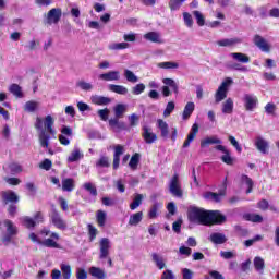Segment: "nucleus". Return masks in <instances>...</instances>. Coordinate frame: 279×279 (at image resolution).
<instances>
[{
	"label": "nucleus",
	"mask_w": 279,
	"mask_h": 279,
	"mask_svg": "<svg viewBox=\"0 0 279 279\" xmlns=\"http://www.w3.org/2000/svg\"><path fill=\"white\" fill-rule=\"evenodd\" d=\"M187 218L192 223H201L202 226H221L226 223L227 218L219 210H206L204 208L190 206L187 209Z\"/></svg>",
	"instance_id": "f257e3e1"
},
{
	"label": "nucleus",
	"mask_w": 279,
	"mask_h": 279,
	"mask_svg": "<svg viewBox=\"0 0 279 279\" xmlns=\"http://www.w3.org/2000/svg\"><path fill=\"white\" fill-rule=\"evenodd\" d=\"M53 117L47 116L44 120L36 118V128L38 129V141L43 149H47L50 156H53V149L49 147V141L56 138V130L53 129Z\"/></svg>",
	"instance_id": "f03ea898"
},
{
	"label": "nucleus",
	"mask_w": 279,
	"mask_h": 279,
	"mask_svg": "<svg viewBox=\"0 0 279 279\" xmlns=\"http://www.w3.org/2000/svg\"><path fill=\"white\" fill-rule=\"evenodd\" d=\"M60 234L51 231L49 228H43L36 235V242L50 250H60Z\"/></svg>",
	"instance_id": "7ed1b4c3"
},
{
	"label": "nucleus",
	"mask_w": 279,
	"mask_h": 279,
	"mask_svg": "<svg viewBox=\"0 0 279 279\" xmlns=\"http://www.w3.org/2000/svg\"><path fill=\"white\" fill-rule=\"evenodd\" d=\"M234 81L231 77H227L218 87L216 94H215V101L216 104H221L226 97H228V88L232 86Z\"/></svg>",
	"instance_id": "20e7f679"
},
{
	"label": "nucleus",
	"mask_w": 279,
	"mask_h": 279,
	"mask_svg": "<svg viewBox=\"0 0 279 279\" xmlns=\"http://www.w3.org/2000/svg\"><path fill=\"white\" fill-rule=\"evenodd\" d=\"M162 84H165V86L161 87V93H162L163 97L171 96L170 88H172L174 95H178V93H180V87L178 86V83L173 78H163Z\"/></svg>",
	"instance_id": "39448f33"
},
{
	"label": "nucleus",
	"mask_w": 279,
	"mask_h": 279,
	"mask_svg": "<svg viewBox=\"0 0 279 279\" xmlns=\"http://www.w3.org/2000/svg\"><path fill=\"white\" fill-rule=\"evenodd\" d=\"M50 221L52 223V226H54V228H57V230H66V228H69V225H66V220H64V218H62V215H60V211L52 209L51 214H50Z\"/></svg>",
	"instance_id": "423d86ee"
},
{
	"label": "nucleus",
	"mask_w": 279,
	"mask_h": 279,
	"mask_svg": "<svg viewBox=\"0 0 279 279\" xmlns=\"http://www.w3.org/2000/svg\"><path fill=\"white\" fill-rule=\"evenodd\" d=\"M242 101L246 112H254L258 108V97L254 94H244Z\"/></svg>",
	"instance_id": "0eeeda50"
},
{
	"label": "nucleus",
	"mask_w": 279,
	"mask_h": 279,
	"mask_svg": "<svg viewBox=\"0 0 279 279\" xmlns=\"http://www.w3.org/2000/svg\"><path fill=\"white\" fill-rule=\"evenodd\" d=\"M169 191L173 197H182V184L180 183V177L174 174L169 183Z\"/></svg>",
	"instance_id": "6e6552de"
},
{
	"label": "nucleus",
	"mask_w": 279,
	"mask_h": 279,
	"mask_svg": "<svg viewBox=\"0 0 279 279\" xmlns=\"http://www.w3.org/2000/svg\"><path fill=\"white\" fill-rule=\"evenodd\" d=\"M100 253L99 258L100 260H106L108 256H110V247H112V243L110 242V239L102 238L99 242Z\"/></svg>",
	"instance_id": "1a4fd4ad"
},
{
	"label": "nucleus",
	"mask_w": 279,
	"mask_h": 279,
	"mask_svg": "<svg viewBox=\"0 0 279 279\" xmlns=\"http://www.w3.org/2000/svg\"><path fill=\"white\" fill-rule=\"evenodd\" d=\"M253 43L264 53H269L271 51V46L269 45V43H267V39L260 35H255L253 38Z\"/></svg>",
	"instance_id": "9d476101"
},
{
	"label": "nucleus",
	"mask_w": 279,
	"mask_h": 279,
	"mask_svg": "<svg viewBox=\"0 0 279 279\" xmlns=\"http://www.w3.org/2000/svg\"><path fill=\"white\" fill-rule=\"evenodd\" d=\"M62 19V9H51L47 14L48 25H56Z\"/></svg>",
	"instance_id": "9b49d317"
},
{
	"label": "nucleus",
	"mask_w": 279,
	"mask_h": 279,
	"mask_svg": "<svg viewBox=\"0 0 279 279\" xmlns=\"http://www.w3.org/2000/svg\"><path fill=\"white\" fill-rule=\"evenodd\" d=\"M142 136L147 145H151L158 141V135L151 131V128L145 125L143 126Z\"/></svg>",
	"instance_id": "f8f14e48"
},
{
	"label": "nucleus",
	"mask_w": 279,
	"mask_h": 279,
	"mask_svg": "<svg viewBox=\"0 0 279 279\" xmlns=\"http://www.w3.org/2000/svg\"><path fill=\"white\" fill-rule=\"evenodd\" d=\"M3 204H19V195H16L12 190L2 191L0 193Z\"/></svg>",
	"instance_id": "ddd939ff"
},
{
	"label": "nucleus",
	"mask_w": 279,
	"mask_h": 279,
	"mask_svg": "<svg viewBox=\"0 0 279 279\" xmlns=\"http://www.w3.org/2000/svg\"><path fill=\"white\" fill-rule=\"evenodd\" d=\"M98 80H101L102 82H119V80H121V72L112 70L100 74Z\"/></svg>",
	"instance_id": "4468645a"
},
{
	"label": "nucleus",
	"mask_w": 279,
	"mask_h": 279,
	"mask_svg": "<svg viewBox=\"0 0 279 279\" xmlns=\"http://www.w3.org/2000/svg\"><path fill=\"white\" fill-rule=\"evenodd\" d=\"M113 169L117 170L119 169V165L121 162V156L125 154V148L123 147V145L118 144L113 147Z\"/></svg>",
	"instance_id": "2eb2a0df"
},
{
	"label": "nucleus",
	"mask_w": 279,
	"mask_h": 279,
	"mask_svg": "<svg viewBox=\"0 0 279 279\" xmlns=\"http://www.w3.org/2000/svg\"><path fill=\"white\" fill-rule=\"evenodd\" d=\"M242 43L243 40H241V38L233 37V38H222L216 41V45H218V47H236V45H241Z\"/></svg>",
	"instance_id": "dca6fc26"
},
{
	"label": "nucleus",
	"mask_w": 279,
	"mask_h": 279,
	"mask_svg": "<svg viewBox=\"0 0 279 279\" xmlns=\"http://www.w3.org/2000/svg\"><path fill=\"white\" fill-rule=\"evenodd\" d=\"M90 101L95 106H109V104H112V99H110V97L100 96V95L90 96Z\"/></svg>",
	"instance_id": "f3484780"
},
{
	"label": "nucleus",
	"mask_w": 279,
	"mask_h": 279,
	"mask_svg": "<svg viewBox=\"0 0 279 279\" xmlns=\"http://www.w3.org/2000/svg\"><path fill=\"white\" fill-rule=\"evenodd\" d=\"M109 128H111V130L117 133L126 130L125 122L119 121V118H111L109 120Z\"/></svg>",
	"instance_id": "a211bd4d"
},
{
	"label": "nucleus",
	"mask_w": 279,
	"mask_h": 279,
	"mask_svg": "<svg viewBox=\"0 0 279 279\" xmlns=\"http://www.w3.org/2000/svg\"><path fill=\"white\" fill-rule=\"evenodd\" d=\"M209 241L215 245H223V243L228 242V238L223 233L214 232L210 234Z\"/></svg>",
	"instance_id": "6ab92c4d"
},
{
	"label": "nucleus",
	"mask_w": 279,
	"mask_h": 279,
	"mask_svg": "<svg viewBox=\"0 0 279 279\" xmlns=\"http://www.w3.org/2000/svg\"><path fill=\"white\" fill-rule=\"evenodd\" d=\"M229 58H232L235 62H240V64H250V57L243 52H231L229 53Z\"/></svg>",
	"instance_id": "aec40b11"
},
{
	"label": "nucleus",
	"mask_w": 279,
	"mask_h": 279,
	"mask_svg": "<svg viewBox=\"0 0 279 279\" xmlns=\"http://www.w3.org/2000/svg\"><path fill=\"white\" fill-rule=\"evenodd\" d=\"M197 132H199V125H197V123H194L192 125L191 132L187 135V138L183 143L184 148L189 147L192 141H195V136H197Z\"/></svg>",
	"instance_id": "412c9836"
},
{
	"label": "nucleus",
	"mask_w": 279,
	"mask_h": 279,
	"mask_svg": "<svg viewBox=\"0 0 279 279\" xmlns=\"http://www.w3.org/2000/svg\"><path fill=\"white\" fill-rule=\"evenodd\" d=\"M145 40H149V43H158L159 45H162L165 40H162V37H160V33L158 32H148L144 35Z\"/></svg>",
	"instance_id": "4be33fe9"
},
{
	"label": "nucleus",
	"mask_w": 279,
	"mask_h": 279,
	"mask_svg": "<svg viewBox=\"0 0 279 279\" xmlns=\"http://www.w3.org/2000/svg\"><path fill=\"white\" fill-rule=\"evenodd\" d=\"M255 146L260 154H267V150L269 149V143H267L263 137H256Z\"/></svg>",
	"instance_id": "5701e85b"
},
{
	"label": "nucleus",
	"mask_w": 279,
	"mask_h": 279,
	"mask_svg": "<svg viewBox=\"0 0 279 279\" xmlns=\"http://www.w3.org/2000/svg\"><path fill=\"white\" fill-rule=\"evenodd\" d=\"M157 126L161 132V138H169V124L165 120L158 119Z\"/></svg>",
	"instance_id": "b1692460"
},
{
	"label": "nucleus",
	"mask_w": 279,
	"mask_h": 279,
	"mask_svg": "<svg viewBox=\"0 0 279 279\" xmlns=\"http://www.w3.org/2000/svg\"><path fill=\"white\" fill-rule=\"evenodd\" d=\"M193 112H195V102L190 101L184 107V110L182 113L183 121L191 119V114H193Z\"/></svg>",
	"instance_id": "393cba45"
},
{
	"label": "nucleus",
	"mask_w": 279,
	"mask_h": 279,
	"mask_svg": "<svg viewBox=\"0 0 279 279\" xmlns=\"http://www.w3.org/2000/svg\"><path fill=\"white\" fill-rule=\"evenodd\" d=\"M9 93H11V95H14V97H16L17 99H23L24 97L23 88L16 83H13L9 86Z\"/></svg>",
	"instance_id": "a878e982"
},
{
	"label": "nucleus",
	"mask_w": 279,
	"mask_h": 279,
	"mask_svg": "<svg viewBox=\"0 0 279 279\" xmlns=\"http://www.w3.org/2000/svg\"><path fill=\"white\" fill-rule=\"evenodd\" d=\"M82 158H84V154H82L80 147L75 146L68 157V162H77V160H82Z\"/></svg>",
	"instance_id": "bb28decb"
},
{
	"label": "nucleus",
	"mask_w": 279,
	"mask_h": 279,
	"mask_svg": "<svg viewBox=\"0 0 279 279\" xmlns=\"http://www.w3.org/2000/svg\"><path fill=\"white\" fill-rule=\"evenodd\" d=\"M232 112H234V100L228 98L222 102V114H232Z\"/></svg>",
	"instance_id": "cd10ccee"
},
{
	"label": "nucleus",
	"mask_w": 279,
	"mask_h": 279,
	"mask_svg": "<svg viewBox=\"0 0 279 279\" xmlns=\"http://www.w3.org/2000/svg\"><path fill=\"white\" fill-rule=\"evenodd\" d=\"M221 140L217 136L211 137H205L203 141H201V147H208V145H221Z\"/></svg>",
	"instance_id": "c85d7f7f"
},
{
	"label": "nucleus",
	"mask_w": 279,
	"mask_h": 279,
	"mask_svg": "<svg viewBox=\"0 0 279 279\" xmlns=\"http://www.w3.org/2000/svg\"><path fill=\"white\" fill-rule=\"evenodd\" d=\"M89 274L96 279H106V271L99 267L92 266L89 268Z\"/></svg>",
	"instance_id": "c756f323"
},
{
	"label": "nucleus",
	"mask_w": 279,
	"mask_h": 279,
	"mask_svg": "<svg viewBox=\"0 0 279 279\" xmlns=\"http://www.w3.org/2000/svg\"><path fill=\"white\" fill-rule=\"evenodd\" d=\"M75 189V180L68 178L62 180V191L71 193Z\"/></svg>",
	"instance_id": "7c9ffc66"
},
{
	"label": "nucleus",
	"mask_w": 279,
	"mask_h": 279,
	"mask_svg": "<svg viewBox=\"0 0 279 279\" xmlns=\"http://www.w3.org/2000/svg\"><path fill=\"white\" fill-rule=\"evenodd\" d=\"M225 193H214V192H206L204 194V199H207L208 202H221V197H223Z\"/></svg>",
	"instance_id": "2f4dec72"
},
{
	"label": "nucleus",
	"mask_w": 279,
	"mask_h": 279,
	"mask_svg": "<svg viewBox=\"0 0 279 279\" xmlns=\"http://www.w3.org/2000/svg\"><path fill=\"white\" fill-rule=\"evenodd\" d=\"M253 265L255 267V270L258 274H264V271H265V259H263L260 256H256L253 260Z\"/></svg>",
	"instance_id": "473e14b6"
},
{
	"label": "nucleus",
	"mask_w": 279,
	"mask_h": 279,
	"mask_svg": "<svg viewBox=\"0 0 279 279\" xmlns=\"http://www.w3.org/2000/svg\"><path fill=\"white\" fill-rule=\"evenodd\" d=\"M143 221V211L132 214L129 219V226H138Z\"/></svg>",
	"instance_id": "72a5a7b5"
},
{
	"label": "nucleus",
	"mask_w": 279,
	"mask_h": 279,
	"mask_svg": "<svg viewBox=\"0 0 279 279\" xmlns=\"http://www.w3.org/2000/svg\"><path fill=\"white\" fill-rule=\"evenodd\" d=\"M126 110H128V105H123V104L116 105V107L113 108L116 119H121L123 114H125Z\"/></svg>",
	"instance_id": "f704fd0d"
},
{
	"label": "nucleus",
	"mask_w": 279,
	"mask_h": 279,
	"mask_svg": "<svg viewBox=\"0 0 279 279\" xmlns=\"http://www.w3.org/2000/svg\"><path fill=\"white\" fill-rule=\"evenodd\" d=\"M151 258L156 267H158L159 269H165V267H167V264L165 263V258H162V256L158 255L157 253H153Z\"/></svg>",
	"instance_id": "c9c22d12"
},
{
	"label": "nucleus",
	"mask_w": 279,
	"mask_h": 279,
	"mask_svg": "<svg viewBox=\"0 0 279 279\" xmlns=\"http://www.w3.org/2000/svg\"><path fill=\"white\" fill-rule=\"evenodd\" d=\"M4 226L7 228L8 234H11L13 236H16L19 234V229L16 226H14V222L12 220H4Z\"/></svg>",
	"instance_id": "e433bc0d"
},
{
	"label": "nucleus",
	"mask_w": 279,
	"mask_h": 279,
	"mask_svg": "<svg viewBox=\"0 0 279 279\" xmlns=\"http://www.w3.org/2000/svg\"><path fill=\"white\" fill-rule=\"evenodd\" d=\"M109 90H111V93H117V95H128V87L123 85L111 84L109 85Z\"/></svg>",
	"instance_id": "4c0bfd02"
},
{
	"label": "nucleus",
	"mask_w": 279,
	"mask_h": 279,
	"mask_svg": "<svg viewBox=\"0 0 279 279\" xmlns=\"http://www.w3.org/2000/svg\"><path fill=\"white\" fill-rule=\"evenodd\" d=\"M157 66L158 69H165V70L180 69V64L173 61L159 62Z\"/></svg>",
	"instance_id": "58836bf2"
},
{
	"label": "nucleus",
	"mask_w": 279,
	"mask_h": 279,
	"mask_svg": "<svg viewBox=\"0 0 279 279\" xmlns=\"http://www.w3.org/2000/svg\"><path fill=\"white\" fill-rule=\"evenodd\" d=\"M123 75L126 82H130L131 84H136V82H138V76H136L132 70L125 69Z\"/></svg>",
	"instance_id": "ea45409f"
},
{
	"label": "nucleus",
	"mask_w": 279,
	"mask_h": 279,
	"mask_svg": "<svg viewBox=\"0 0 279 279\" xmlns=\"http://www.w3.org/2000/svg\"><path fill=\"white\" fill-rule=\"evenodd\" d=\"M106 219H107V214L104 210H98L96 213V221L99 226V228H104L106 226Z\"/></svg>",
	"instance_id": "a19ab883"
},
{
	"label": "nucleus",
	"mask_w": 279,
	"mask_h": 279,
	"mask_svg": "<svg viewBox=\"0 0 279 279\" xmlns=\"http://www.w3.org/2000/svg\"><path fill=\"white\" fill-rule=\"evenodd\" d=\"M76 86H77V88H80L81 90H85L86 93L93 90V88H94L92 83H88L84 80L76 82Z\"/></svg>",
	"instance_id": "79ce46f5"
},
{
	"label": "nucleus",
	"mask_w": 279,
	"mask_h": 279,
	"mask_svg": "<svg viewBox=\"0 0 279 279\" xmlns=\"http://www.w3.org/2000/svg\"><path fill=\"white\" fill-rule=\"evenodd\" d=\"M141 204H143V194H136L133 202L130 205V209L136 210V208L141 206Z\"/></svg>",
	"instance_id": "37998d69"
},
{
	"label": "nucleus",
	"mask_w": 279,
	"mask_h": 279,
	"mask_svg": "<svg viewBox=\"0 0 279 279\" xmlns=\"http://www.w3.org/2000/svg\"><path fill=\"white\" fill-rule=\"evenodd\" d=\"M227 69H232L233 71H241L242 73H247L250 70L245 65L239 63H227Z\"/></svg>",
	"instance_id": "c03bdc74"
},
{
	"label": "nucleus",
	"mask_w": 279,
	"mask_h": 279,
	"mask_svg": "<svg viewBox=\"0 0 279 279\" xmlns=\"http://www.w3.org/2000/svg\"><path fill=\"white\" fill-rule=\"evenodd\" d=\"M184 1L186 0H170L169 1V8L172 12H175L182 8Z\"/></svg>",
	"instance_id": "a18cd8bd"
},
{
	"label": "nucleus",
	"mask_w": 279,
	"mask_h": 279,
	"mask_svg": "<svg viewBox=\"0 0 279 279\" xmlns=\"http://www.w3.org/2000/svg\"><path fill=\"white\" fill-rule=\"evenodd\" d=\"M245 219L247 221H252L253 223H263V216L258 214H247L245 215Z\"/></svg>",
	"instance_id": "49530a36"
},
{
	"label": "nucleus",
	"mask_w": 279,
	"mask_h": 279,
	"mask_svg": "<svg viewBox=\"0 0 279 279\" xmlns=\"http://www.w3.org/2000/svg\"><path fill=\"white\" fill-rule=\"evenodd\" d=\"M160 203H154L148 211V217L150 219H156V217H158V210L160 209Z\"/></svg>",
	"instance_id": "de8ad7c7"
},
{
	"label": "nucleus",
	"mask_w": 279,
	"mask_h": 279,
	"mask_svg": "<svg viewBox=\"0 0 279 279\" xmlns=\"http://www.w3.org/2000/svg\"><path fill=\"white\" fill-rule=\"evenodd\" d=\"M83 189H85V191H87V193H89L93 197H97V187L93 183H84Z\"/></svg>",
	"instance_id": "09e8293b"
},
{
	"label": "nucleus",
	"mask_w": 279,
	"mask_h": 279,
	"mask_svg": "<svg viewBox=\"0 0 279 279\" xmlns=\"http://www.w3.org/2000/svg\"><path fill=\"white\" fill-rule=\"evenodd\" d=\"M130 47V44L128 43H118V44H110L109 49L111 51H119L121 49H128Z\"/></svg>",
	"instance_id": "8fccbe9b"
},
{
	"label": "nucleus",
	"mask_w": 279,
	"mask_h": 279,
	"mask_svg": "<svg viewBox=\"0 0 279 279\" xmlns=\"http://www.w3.org/2000/svg\"><path fill=\"white\" fill-rule=\"evenodd\" d=\"M242 182L244 184H246V186H248L247 190H246V194L252 193V189L254 186V181H252V179L250 177H247L246 174H243L242 175Z\"/></svg>",
	"instance_id": "3c124183"
},
{
	"label": "nucleus",
	"mask_w": 279,
	"mask_h": 279,
	"mask_svg": "<svg viewBox=\"0 0 279 279\" xmlns=\"http://www.w3.org/2000/svg\"><path fill=\"white\" fill-rule=\"evenodd\" d=\"M193 15L196 19V23L199 27H204L206 25V20L204 19V15L199 11H193Z\"/></svg>",
	"instance_id": "603ef678"
},
{
	"label": "nucleus",
	"mask_w": 279,
	"mask_h": 279,
	"mask_svg": "<svg viewBox=\"0 0 279 279\" xmlns=\"http://www.w3.org/2000/svg\"><path fill=\"white\" fill-rule=\"evenodd\" d=\"M61 271H62L63 279H71V265L61 264Z\"/></svg>",
	"instance_id": "864d4df0"
},
{
	"label": "nucleus",
	"mask_w": 279,
	"mask_h": 279,
	"mask_svg": "<svg viewBox=\"0 0 279 279\" xmlns=\"http://www.w3.org/2000/svg\"><path fill=\"white\" fill-rule=\"evenodd\" d=\"M96 167H102L108 169V167H110V158L101 156L99 160L96 162Z\"/></svg>",
	"instance_id": "5fc2aeb1"
},
{
	"label": "nucleus",
	"mask_w": 279,
	"mask_h": 279,
	"mask_svg": "<svg viewBox=\"0 0 279 279\" xmlns=\"http://www.w3.org/2000/svg\"><path fill=\"white\" fill-rule=\"evenodd\" d=\"M143 93H145V84L140 83L132 87L133 95H143Z\"/></svg>",
	"instance_id": "6e6d98bb"
},
{
	"label": "nucleus",
	"mask_w": 279,
	"mask_h": 279,
	"mask_svg": "<svg viewBox=\"0 0 279 279\" xmlns=\"http://www.w3.org/2000/svg\"><path fill=\"white\" fill-rule=\"evenodd\" d=\"M173 110H175V102L174 101L168 102L166 106V109L163 110V117H170Z\"/></svg>",
	"instance_id": "4d7b16f0"
},
{
	"label": "nucleus",
	"mask_w": 279,
	"mask_h": 279,
	"mask_svg": "<svg viewBox=\"0 0 279 279\" xmlns=\"http://www.w3.org/2000/svg\"><path fill=\"white\" fill-rule=\"evenodd\" d=\"M138 160H141V155L138 154L133 155L129 162V167H131V169H136V167H138Z\"/></svg>",
	"instance_id": "13d9d810"
},
{
	"label": "nucleus",
	"mask_w": 279,
	"mask_h": 279,
	"mask_svg": "<svg viewBox=\"0 0 279 279\" xmlns=\"http://www.w3.org/2000/svg\"><path fill=\"white\" fill-rule=\"evenodd\" d=\"M23 226H25V228H27L29 230V229L36 227V221H34V219L26 216L23 218Z\"/></svg>",
	"instance_id": "bf43d9fd"
},
{
	"label": "nucleus",
	"mask_w": 279,
	"mask_h": 279,
	"mask_svg": "<svg viewBox=\"0 0 279 279\" xmlns=\"http://www.w3.org/2000/svg\"><path fill=\"white\" fill-rule=\"evenodd\" d=\"M51 167H53V162L50 159H45L39 163V169H44V171H50Z\"/></svg>",
	"instance_id": "052dcab7"
},
{
	"label": "nucleus",
	"mask_w": 279,
	"mask_h": 279,
	"mask_svg": "<svg viewBox=\"0 0 279 279\" xmlns=\"http://www.w3.org/2000/svg\"><path fill=\"white\" fill-rule=\"evenodd\" d=\"M183 20L186 27H193V16L189 12L183 13Z\"/></svg>",
	"instance_id": "680f3d73"
},
{
	"label": "nucleus",
	"mask_w": 279,
	"mask_h": 279,
	"mask_svg": "<svg viewBox=\"0 0 279 279\" xmlns=\"http://www.w3.org/2000/svg\"><path fill=\"white\" fill-rule=\"evenodd\" d=\"M25 112H35L36 111V101H27L24 106Z\"/></svg>",
	"instance_id": "e2e57ef3"
},
{
	"label": "nucleus",
	"mask_w": 279,
	"mask_h": 279,
	"mask_svg": "<svg viewBox=\"0 0 279 279\" xmlns=\"http://www.w3.org/2000/svg\"><path fill=\"white\" fill-rule=\"evenodd\" d=\"M182 279H193L194 272L189 268H182Z\"/></svg>",
	"instance_id": "0e129e2a"
},
{
	"label": "nucleus",
	"mask_w": 279,
	"mask_h": 279,
	"mask_svg": "<svg viewBox=\"0 0 279 279\" xmlns=\"http://www.w3.org/2000/svg\"><path fill=\"white\" fill-rule=\"evenodd\" d=\"M76 279H88V272L84 268H76Z\"/></svg>",
	"instance_id": "69168bd1"
},
{
	"label": "nucleus",
	"mask_w": 279,
	"mask_h": 279,
	"mask_svg": "<svg viewBox=\"0 0 279 279\" xmlns=\"http://www.w3.org/2000/svg\"><path fill=\"white\" fill-rule=\"evenodd\" d=\"M109 114H110V109L108 108L98 110V117H100L101 121H106Z\"/></svg>",
	"instance_id": "338daca9"
},
{
	"label": "nucleus",
	"mask_w": 279,
	"mask_h": 279,
	"mask_svg": "<svg viewBox=\"0 0 279 279\" xmlns=\"http://www.w3.org/2000/svg\"><path fill=\"white\" fill-rule=\"evenodd\" d=\"M161 279H175V275L172 270L167 269L161 274Z\"/></svg>",
	"instance_id": "774afa93"
}]
</instances>
